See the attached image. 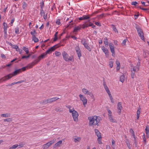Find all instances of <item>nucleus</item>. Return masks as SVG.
Masks as SVG:
<instances>
[{
	"instance_id": "obj_15",
	"label": "nucleus",
	"mask_w": 149,
	"mask_h": 149,
	"mask_svg": "<svg viewBox=\"0 0 149 149\" xmlns=\"http://www.w3.org/2000/svg\"><path fill=\"white\" fill-rule=\"evenodd\" d=\"M62 144V141L60 140L56 143L54 146V148H56L60 147Z\"/></svg>"
},
{
	"instance_id": "obj_27",
	"label": "nucleus",
	"mask_w": 149,
	"mask_h": 149,
	"mask_svg": "<svg viewBox=\"0 0 149 149\" xmlns=\"http://www.w3.org/2000/svg\"><path fill=\"white\" fill-rule=\"evenodd\" d=\"M108 115V117L113 116V114L112 111L109 109H107Z\"/></svg>"
},
{
	"instance_id": "obj_51",
	"label": "nucleus",
	"mask_w": 149,
	"mask_h": 149,
	"mask_svg": "<svg viewBox=\"0 0 149 149\" xmlns=\"http://www.w3.org/2000/svg\"><path fill=\"white\" fill-rule=\"evenodd\" d=\"M16 51L19 52L20 54H21L22 53V51L21 49H19L18 47L16 49Z\"/></svg>"
},
{
	"instance_id": "obj_52",
	"label": "nucleus",
	"mask_w": 149,
	"mask_h": 149,
	"mask_svg": "<svg viewBox=\"0 0 149 149\" xmlns=\"http://www.w3.org/2000/svg\"><path fill=\"white\" fill-rule=\"evenodd\" d=\"M116 64L117 65V66H120V63L118 60H116Z\"/></svg>"
},
{
	"instance_id": "obj_21",
	"label": "nucleus",
	"mask_w": 149,
	"mask_h": 149,
	"mask_svg": "<svg viewBox=\"0 0 149 149\" xmlns=\"http://www.w3.org/2000/svg\"><path fill=\"white\" fill-rule=\"evenodd\" d=\"M0 116L3 118H7L10 117V113H3L1 114Z\"/></svg>"
},
{
	"instance_id": "obj_34",
	"label": "nucleus",
	"mask_w": 149,
	"mask_h": 149,
	"mask_svg": "<svg viewBox=\"0 0 149 149\" xmlns=\"http://www.w3.org/2000/svg\"><path fill=\"white\" fill-rule=\"evenodd\" d=\"M32 40L35 42H37L38 41V39L35 36H33V37H32Z\"/></svg>"
},
{
	"instance_id": "obj_57",
	"label": "nucleus",
	"mask_w": 149,
	"mask_h": 149,
	"mask_svg": "<svg viewBox=\"0 0 149 149\" xmlns=\"http://www.w3.org/2000/svg\"><path fill=\"white\" fill-rule=\"evenodd\" d=\"M89 26H92V28H94L95 27V26L93 25L92 23L89 22Z\"/></svg>"
},
{
	"instance_id": "obj_9",
	"label": "nucleus",
	"mask_w": 149,
	"mask_h": 149,
	"mask_svg": "<svg viewBox=\"0 0 149 149\" xmlns=\"http://www.w3.org/2000/svg\"><path fill=\"white\" fill-rule=\"evenodd\" d=\"M80 100L82 101L83 102V105L84 107L87 104V100L86 97L82 94H80L79 95Z\"/></svg>"
},
{
	"instance_id": "obj_2",
	"label": "nucleus",
	"mask_w": 149,
	"mask_h": 149,
	"mask_svg": "<svg viewBox=\"0 0 149 149\" xmlns=\"http://www.w3.org/2000/svg\"><path fill=\"white\" fill-rule=\"evenodd\" d=\"M100 118L96 116L89 117L88 119L89 121V125L90 126L98 125Z\"/></svg>"
},
{
	"instance_id": "obj_32",
	"label": "nucleus",
	"mask_w": 149,
	"mask_h": 149,
	"mask_svg": "<svg viewBox=\"0 0 149 149\" xmlns=\"http://www.w3.org/2000/svg\"><path fill=\"white\" fill-rule=\"evenodd\" d=\"M18 146V145L17 144H16L13 145L11 147L9 148V149H15L17 148Z\"/></svg>"
},
{
	"instance_id": "obj_39",
	"label": "nucleus",
	"mask_w": 149,
	"mask_h": 149,
	"mask_svg": "<svg viewBox=\"0 0 149 149\" xmlns=\"http://www.w3.org/2000/svg\"><path fill=\"white\" fill-rule=\"evenodd\" d=\"M135 72H136V71H134L133 70H132L131 71V77H132V78H134V76H135Z\"/></svg>"
},
{
	"instance_id": "obj_29",
	"label": "nucleus",
	"mask_w": 149,
	"mask_h": 149,
	"mask_svg": "<svg viewBox=\"0 0 149 149\" xmlns=\"http://www.w3.org/2000/svg\"><path fill=\"white\" fill-rule=\"evenodd\" d=\"M125 142L129 149H131L130 144L129 141L127 139H126Z\"/></svg>"
},
{
	"instance_id": "obj_42",
	"label": "nucleus",
	"mask_w": 149,
	"mask_h": 149,
	"mask_svg": "<svg viewBox=\"0 0 149 149\" xmlns=\"http://www.w3.org/2000/svg\"><path fill=\"white\" fill-rule=\"evenodd\" d=\"M133 137L134 139V145H135V147H137V142H136V138L135 136H134V137Z\"/></svg>"
},
{
	"instance_id": "obj_56",
	"label": "nucleus",
	"mask_w": 149,
	"mask_h": 149,
	"mask_svg": "<svg viewBox=\"0 0 149 149\" xmlns=\"http://www.w3.org/2000/svg\"><path fill=\"white\" fill-rule=\"evenodd\" d=\"M30 56H31V54H29L27 56H23L22 57V59H24V58H29V57H30Z\"/></svg>"
},
{
	"instance_id": "obj_7",
	"label": "nucleus",
	"mask_w": 149,
	"mask_h": 149,
	"mask_svg": "<svg viewBox=\"0 0 149 149\" xmlns=\"http://www.w3.org/2000/svg\"><path fill=\"white\" fill-rule=\"evenodd\" d=\"M55 141V140L50 141L46 144L42 145V148L43 149H47L49 147L54 144Z\"/></svg>"
},
{
	"instance_id": "obj_60",
	"label": "nucleus",
	"mask_w": 149,
	"mask_h": 149,
	"mask_svg": "<svg viewBox=\"0 0 149 149\" xmlns=\"http://www.w3.org/2000/svg\"><path fill=\"white\" fill-rule=\"evenodd\" d=\"M111 53H112V55L113 56V57H115V51H113V52H111Z\"/></svg>"
},
{
	"instance_id": "obj_54",
	"label": "nucleus",
	"mask_w": 149,
	"mask_h": 149,
	"mask_svg": "<svg viewBox=\"0 0 149 149\" xmlns=\"http://www.w3.org/2000/svg\"><path fill=\"white\" fill-rule=\"evenodd\" d=\"M31 33L32 35V37H33V36H35L34 34L36 33V32L35 30H34L33 31L31 32Z\"/></svg>"
},
{
	"instance_id": "obj_4",
	"label": "nucleus",
	"mask_w": 149,
	"mask_h": 149,
	"mask_svg": "<svg viewBox=\"0 0 149 149\" xmlns=\"http://www.w3.org/2000/svg\"><path fill=\"white\" fill-rule=\"evenodd\" d=\"M62 55L64 59L66 61H72L73 60V57L72 56H69L68 54L65 52L64 51L62 53Z\"/></svg>"
},
{
	"instance_id": "obj_28",
	"label": "nucleus",
	"mask_w": 149,
	"mask_h": 149,
	"mask_svg": "<svg viewBox=\"0 0 149 149\" xmlns=\"http://www.w3.org/2000/svg\"><path fill=\"white\" fill-rule=\"evenodd\" d=\"M41 15L42 16H43L44 19H46L47 18V15H45L44 12L42 10L41 11Z\"/></svg>"
},
{
	"instance_id": "obj_36",
	"label": "nucleus",
	"mask_w": 149,
	"mask_h": 149,
	"mask_svg": "<svg viewBox=\"0 0 149 149\" xmlns=\"http://www.w3.org/2000/svg\"><path fill=\"white\" fill-rule=\"evenodd\" d=\"M13 120L12 118H7L6 119H4L3 120V121L4 122H10L12 121Z\"/></svg>"
},
{
	"instance_id": "obj_10",
	"label": "nucleus",
	"mask_w": 149,
	"mask_h": 149,
	"mask_svg": "<svg viewBox=\"0 0 149 149\" xmlns=\"http://www.w3.org/2000/svg\"><path fill=\"white\" fill-rule=\"evenodd\" d=\"M38 63V62H33L29 64L26 66L22 68L23 71H25L26 69L30 68H32L34 65Z\"/></svg>"
},
{
	"instance_id": "obj_59",
	"label": "nucleus",
	"mask_w": 149,
	"mask_h": 149,
	"mask_svg": "<svg viewBox=\"0 0 149 149\" xmlns=\"http://www.w3.org/2000/svg\"><path fill=\"white\" fill-rule=\"evenodd\" d=\"M55 110L56 111H60V109L59 107H56L55 109Z\"/></svg>"
},
{
	"instance_id": "obj_5",
	"label": "nucleus",
	"mask_w": 149,
	"mask_h": 149,
	"mask_svg": "<svg viewBox=\"0 0 149 149\" xmlns=\"http://www.w3.org/2000/svg\"><path fill=\"white\" fill-rule=\"evenodd\" d=\"M103 86L104 88L106 91L108 95L109 96V99L111 101V102L112 103H114V101L113 100V99L112 97V95L110 91L109 90V89L107 86L106 84L105 83H104L103 84Z\"/></svg>"
},
{
	"instance_id": "obj_44",
	"label": "nucleus",
	"mask_w": 149,
	"mask_h": 149,
	"mask_svg": "<svg viewBox=\"0 0 149 149\" xmlns=\"http://www.w3.org/2000/svg\"><path fill=\"white\" fill-rule=\"evenodd\" d=\"M27 6V4L25 2H24L23 3V8L25 9Z\"/></svg>"
},
{
	"instance_id": "obj_49",
	"label": "nucleus",
	"mask_w": 149,
	"mask_h": 149,
	"mask_svg": "<svg viewBox=\"0 0 149 149\" xmlns=\"http://www.w3.org/2000/svg\"><path fill=\"white\" fill-rule=\"evenodd\" d=\"M15 32L16 34H18L19 33V28L18 27H17L15 29Z\"/></svg>"
},
{
	"instance_id": "obj_12",
	"label": "nucleus",
	"mask_w": 149,
	"mask_h": 149,
	"mask_svg": "<svg viewBox=\"0 0 149 149\" xmlns=\"http://www.w3.org/2000/svg\"><path fill=\"white\" fill-rule=\"evenodd\" d=\"M58 47L59 46L58 45H55L48 49L45 53H46L47 54H50Z\"/></svg>"
},
{
	"instance_id": "obj_38",
	"label": "nucleus",
	"mask_w": 149,
	"mask_h": 149,
	"mask_svg": "<svg viewBox=\"0 0 149 149\" xmlns=\"http://www.w3.org/2000/svg\"><path fill=\"white\" fill-rule=\"evenodd\" d=\"M22 49L26 52L27 54H28L29 52V50L28 48L25 47H23Z\"/></svg>"
},
{
	"instance_id": "obj_17",
	"label": "nucleus",
	"mask_w": 149,
	"mask_h": 149,
	"mask_svg": "<svg viewBox=\"0 0 149 149\" xmlns=\"http://www.w3.org/2000/svg\"><path fill=\"white\" fill-rule=\"evenodd\" d=\"M47 55V54H46V53H44L42 54L40 56L38 57V61H37V62H38L39 61H40L41 60V59L44 58Z\"/></svg>"
},
{
	"instance_id": "obj_63",
	"label": "nucleus",
	"mask_w": 149,
	"mask_h": 149,
	"mask_svg": "<svg viewBox=\"0 0 149 149\" xmlns=\"http://www.w3.org/2000/svg\"><path fill=\"white\" fill-rule=\"evenodd\" d=\"M137 3V2L136 1L133 2L132 3V5L135 6Z\"/></svg>"
},
{
	"instance_id": "obj_33",
	"label": "nucleus",
	"mask_w": 149,
	"mask_h": 149,
	"mask_svg": "<svg viewBox=\"0 0 149 149\" xmlns=\"http://www.w3.org/2000/svg\"><path fill=\"white\" fill-rule=\"evenodd\" d=\"M125 77L124 75L121 76L120 77V81L122 83L125 80Z\"/></svg>"
},
{
	"instance_id": "obj_1",
	"label": "nucleus",
	"mask_w": 149,
	"mask_h": 149,
	"mask_svg": "<svg viewBox=\"0 0 149 149\" xmlns=\"http://www.w3.org/2000/svg\"><path fill=\"white\" fill-rule=\"evenodd\" d=\"M23 71L22 68L15 70L13 73L4 76L0 79V83L10 79L13 77L15 76Z\"/></svg>"
},
{
	"instance_id": "obj_37",
	"label": "nucleus",
	"mask_w": 149,
	"mask_h": 149,
	"mask_svg": "<svg viewBox=\"0 0 149 149\" xmlns=\"http://www.w3.org/2000/svg\"><path fill=\"white\" fill-rule=\"evenodd\" d=\"M90 18V16L88 15H84L83 17H79L78 19H89Z\"/></svg>"
},
{
	"instance_id": "obj_48",
	"label": "nucleus",
	"mask_w": 149,
	"mask_h": 149,
	"mask_svg": "<svg viewBox=\"0 0 149 149\" xmlns=\"http://www.w3.org/2000/svg\"><path fill=\"white\" fill-rule=\"evenodd\" d=\"M130 132L132 134V135L133 137H134V136H135L134 131L131 129L130 130Z\"/></svg>"
},
{
	"instance_id": "obj_41",
	"label": "nucleus",
	"mask_w": 149,
	"mask_h": 149,
	"mask_svg": "<svg viewBox=\"0 0 149 149\" xmlns=\"http://www.w3.org/2000/svg\"><path fill=\"white\" fill-rule=\"evenodd\" d=\"M81 29V27L79 26H77L75 27L74 30V32H76L78 30H79Z\"/></svg>"
},
{
	"instance_id": "obj_58",
	"label": "nucleus",
	"mask_w": 149,
	"mask_h": 149,
	"mask_svg": "<svg viewBox=\"0 0 149 149\" xmlns=\"http://www.w3.org/2000/svg\"><path fill=\"white\" fill-rule=\"evenodd\" d=\"M44 6V3L43 2L40 3V7L41 9H42V8Z\"/></svg>"
},
{
	"instance_id": "obj_6",
	"label": "nucleus",
	"mask_w": 149,
	"mask_h": 149,
	"mask_svg": "<svg viewBox=\"0 0 149 149\" xmlns=\"http://www.w3.org/2000/svg\"><path fill=\"white\" fill-rule=\"evenodd\" d=\"M136 27L138 33V35L140 37V38L145 41L144 33L142 30L141 28L138 25H136Z\"/></svg>"
},
{
	"instance_id": "obj_43",
	"label": "nucleus",
	"mask_w": 149,
	"mask_h": 149,
	"mask_svg": "<svg viewBox=\"0 0 149 149\" xmlns=\"http://www.w3.org/2000/svg\"><path fill=\"white\" fill-rule=\"evenodd\" d=\"M109 65L111 68H112L113 65V61H110L109 62Z\"/></svg>"
},
{
	"instance_id": "obj_18",
	"label": "nucleus",
	"mask_w": 149,
	"mask_h": 149,
	"mask_svg": "<svg viewBox=\"0 0 149 149\" xmlns=\"http://www.w3.org/2000/svg\"><path fill=\"white\" fill-rule=\"evenodd\" d=\"M140 65V62H138L136 66L134 67L133 68V70L135 71L136 72H137L139 70V66Z\"/></svg>"
},
{
	"instance_id": "obj_22",
	"label": "nucleus",
	"mask_w": 149,
	"mask_h": 149,
	"mask_svg": "<svg viewBox=\"0 0 149 149\" xmlns=\"http://www.w3.org/2000/svg\"><path fill=\"white\" fill-rule=\"evenodd\" d=\"M24 81V80H21L19 81L18 82H14L10 84H8L7 86H12L14 85V84H20L21 83H22V82H23Z\"/></svg>"
},
{
	"instance_id": "obj_35",
	"label": "nucleus",
	"mask_w": 149,
	"mask_h": 149,
	"mask_svg": "<svg viewBox=\"0 0 149 149\" xmlns=\"http://www.w3.org/2000/svg\"><path fill=\"white\" fill-rule=\"evenodd\" d=\"M117 109H122V106L120 102H119L118 103Z\"/></svg>"
},
{
	"instance_id": "obj_30",
	"label": "nucleus",
	"mask_w": 149,
	"mask_h": 149,
	"mask_svg": "<svg viewBox=\"0 0 149 149\" xmlns=\"http://www.w3.org/2000/svg\"><path fill=\"white\" fill-rule=\"evenodd\" d=\"M104 44H105V46L106 47H107L108 45V42L107 40V38H104Z\"/></svg>"
},
{
	"instance_id": "obj_13",
	"label": "nucleus",
	"mask_w": 149,
	"mask_h": 149,
	"mask_svg": "<svg viewBox=\"0 0 149 149\" xmlns=\"http://www.w3.org/2000/svg\"><path fill=\"white\" fill-rule=\"evenodd\" d=\"M102 50L105 54L106 57H108L109 56V51L108 49L104 46L101 47Z\"/></svg>"
},
{
	"instance_id": "obj_50",
	"label": "nucleus",
	"mask_w": 149,
	"mask_h": 149,
	"mask_svg": "<svg viewBox=\"0 0 149 149\" xmlns=\"http://www.w3.org/2000/svg\"><path fill=\"white\" fill-rule=\"evenodd\" d=\"M55 54L56 56H58L61 55V53L59 52L56 51L55 52Z\"/></svg>"
},
{
	"instance_id": "obj_31",
	"label": "nucleus",
	"mask_w": 149,
	"mask_h": 149,
	"mask_svg": "<svg viewBox=\"0 0 149 149\" xmlns=\"http://www.w3.org/2000/svg\"><path fill=\"white\" fill-rule=\"evenodd\" d=\"M41 103L43 104H47L49 103L48 99L47 100H44L41 102Z\"/></svg>"
},
{
	"instance_id": "obj_16",
	"label": "nucleus",
	"mask_w": 149,
	"mask_h": 149,
	"mask_svg": "<svg viewBox=\"0 0 149 149\" xmlns=\"http://www.w3.org/2000/svg\"><path fill=\"white\" fill-rule=\"evenodd\" d=\"M81 138L80 137L74 136V141L75 143L79 142L81 140Z\"/></svg>"
},
{
	"instance_id": "obj_8",
	"label": "nucleus",
	"mask_w": 149,
	"mask_h": 149,
	"mask_svg": "<svg viewBox=\"0 0 149 149\" xmlns=\"http://www.w3.org/2000/svg\"><path fill=\"white\" fill-rule=\"evenodd\" d=\"M82 91L84 94L88 95L90 96L91 98L94 99V95L92 92L89 91L86 89L83 88L82 89Z\"/></svg>"
},
{
	"instance_id": "obj_11",
	"label": "nucleus",
	"mask_w": 149,
	"mask_h": 149,
	"mask_svg": "<svg viewBox=\"0 0 149 149\" xmlns=\"http://www.w3.org/2000/svg\"><path fill=\"white\" fill-rule=\"evenodd\" d=\"M81 42L82 44L84 45L86 49L89 51H91V49L89 47L87 42H86L85 39H82L81 40Z\"/></svg>"
},
{
	"instance_id": "obj_46",
	"label": "nucleus",
	"mask_w": 149,
	"mask_h": 149,
	"mask_svg": "<svg viewBox=\"0 0 149 149\" xmlns=\"http://www.w3.org/2000/svg\"><path fill=\"white\" fill-rule=\"evenodd\" d=\"M10 45L13 48L15 49H16L17 48H18V47L17 45H13L11 43H10Z\"/></svg>"
},
{
	"instance_id": "obj_47",
	"label": "nucleus",
	"mask_w": 149,
	"mask_h": 149,
	"mask_svg": "<svg viewBox=\"0 0 149 149\" xmlns=\"http://www.w3.org/2000/svg\"><path fill=\"white\" fill-rule=\"evenodd\" d=\"M112 27V28L113 29V30L115 32H118V31L117 30V29H116V27L115 26L113 25H111Z\"/></svg>"
},
{
	"instance_id": "obj_14",
	"label": "nucleus",
	"mask_w": 149,
	"mask_h": 149,
	"mask_svg": "<svg viewBox=\"0 0 149 149\" xmlns=\"http://www.w3.org/2000/svg\"><path fill=\"white\" fill-rule=\"evenodd\" d=\"M75 49L78 55V56L79 59L81 56V50L79 47V46H77L75 48Z\"/></svg>"
},
{
	"instance_id": "obj_55",
	"label": "nucleus",
	"mask_w": 149,
	"mask_h": 149,
	"mask_svg": "<svg viewBox=\"0 0 149 149\" xmlns=\"http://www.w3.org/2000/svg\"><path fill=\"white\" fill-rule=\"evenodd\" d=\"M101 138H98L97 139V141H98V143L99 144H101L102 143V142L101 141V140L100 139H101Z\"/></svg>"
},
{
	"instance_id": "obj_20",
	"label": "nucleus",
	"mask_w": 149,
	"mask_h": 149,
	"mask_svg": "<svg viewBox=\"0 0 149 149\" xmlns=\"http://www.w3.org/2000/svg\"><path fill=\"white\" fill-rule=\"evenodd\" d=\"M109 45L111 52L115 51V47L112 43H110Z\"/></svg>"
},
{
	"instance_id": "obj_24",
	"label": "nucleus",
	"mask_w": 149,
	"mask_h": 149,
	"mask_svg": "<svg viewBox=\"0 0 149 149\" xmlns=\"http://www.w3.org/2000/svg\"><path fill=\"white\" fill-rule=\"evenodd\" d=\"M4 31L5 34L7 33V29L8 28V26L7 24L5 22L3 23Z\"/></svg>"
},
{
	"instance_id": "obj_25",
	"label": "nucleus",
	"mask_w": 149,
	"mask_h": 149,
	"mask_svg": "<svg viewBox=\"0 0 149 149\" xmlns=\"http://www.w3.org/2000/svg\"><path fill=\"white\" fill-rule=\"evenodd\" d=\"M110 121L112 123L116 122V120L113 118V116L108 117Z\"/></svg>"
},
{
	"instance_id": "obj_26",
	"label": "nucleus",
	"mask_w": 149,
	"mask_h": 149,
	"mask_svg": "<svg viewBox=\"0 0 149 149\" xmlns=\"http://www.w3.org/2000/svg\"><path fill=\"white\" fill-rule=\"evenodd\" d=\"M146 130V136L147 137H149V128L148 126H147L146 127V128L145 129Z\"/></svg>"
},
{
	"instance_id": "obj_40",
	"label": "nucleus",
	"mask_w": 149,
	"mask_h": 149,
	"mask_svg": "<svg viewBox=\"0 0 149 149\" xmlns=\"http://www.w3.org/2000/svg\"><path fill=\"white\" fill-rule=\"evenodd\" d=\"M127 40V39H125L123 41L121 44V45L123 46H125L126 42Z\"/></svg>"
},
{
	"instance_id": "obj_62",
	"label": "nucleus",
	"mask_w": 149,
	"mask_h": 149,
	"mask_svg": "<svg viewBox=\"0 0 149 149\" xmlns=\"http://www.w3.org/2000/svg\"><path fill=\"white\" fill-rule=\"evenodd\" d=\"M56 23L58 25H59L60 24V22L59 19H58L56 21Z\"/></svg>"
},
{
	"instance_id": "obj_61",
	"label": "nucleus",
	"mask_w": 149,
	"mask_h": 149,
	"mask_svg": "<svg viewBox=\"0 0 149 149\" xmlns=\"http://www.w3.org/2000/svg\"><path fill=\"white\" fill-rule=\"evenodd\" d=\"M69 22H70V24L67 27H69L71 24L72 25L74 24V22L72 21H69Z\"/></svg>"
},
{
	"instance_id": "obj_19",
	"label": "nucleus",
	"mask_w": 149,
	"mask_h": 149,
	"mask_svg": "<svg viewBox=\"0 0 149 149\" xmlns=\"http://www.w3.org/2000/svg\"><path fill=\"white\" fill-rule=\"evenodd\" d=\"M59 98L57 97H54L50 99H49V103H52L54 102L55 101L58 100Z\"/></svg>"
},
{
	"instance_id": "obj_3",
	"label": "nucleus",
	"mask_w": 149,
	"mask_h": 149,
	"mask_svg": "<svg viewBox=\"0 0 149 149\" xmlns=\"http://www.w3.org/2000/svg\"><path fill=\"white\" fill-rule=\"evenodd\" d=\"M69 112L72 114L74 121L76 122H77L78 121V116L79 114L78 113L75 111L73 108H69Z\"/></svg>"
},
{
	"instance_id": "obj_45",
	"label": "nucleus",
	"mask_w": 149,
	"mask_h": 149,
	"mask_svg": "<svg viewBox=\"0 0 149 149\" xmlns=\"http://www.w3.org/2000/svg\"><path fill=\"white\" fill-rule=\"evenodd\" d=\"M24 144V143L23 142L20 143H19V145H18V146H19V148H21L23 147Z\"/></svg>"
},
{
	"instance_id": "obj_53",
	"label": "nucleus",
	"mask_w": 149,
	"mask_h": 149,
	"mask_svg": "<svg viewBox=\"0 0 149 149\" xmlns=\"http://www.w3.org/2000/svg\"><path fill=\"white\" fill-rule=\"evenodd\" d=\"M143 139L144 142V143L146 144V140L145 138V136L144 134H143Z\"/></svg>"
},
{
	"instance_id": "obj_64",
	"label": "nucleus",
	"mask_w": 149,
	"mask_h": 149,
	"mask_svg": "<svg viewBox=\"0 0 149 149\" xmlns=\"http://www.w3.org/2000/svg\"><path fill=\"white\" fill-rule=\"evenodd\" d=\"M1 56L3 58H6L5 56L3 54H1Z\"/></svg>"
},
{
	"instance_id": "obj_23",
	"label": "nucleus",
	"mask_w": 149,
	"mask_h": 149,
	"mask_svg": "<svg viewBox=\"0 0 149 149\" xmlns=\"http://www.w3.org/2000/svg\"><path fill=\"white\" fill-rule=\"evenodd\" d=\"M95 132L98 138H101V133L97 129L95 130Z\"/></svg>"
}]
</instances>
